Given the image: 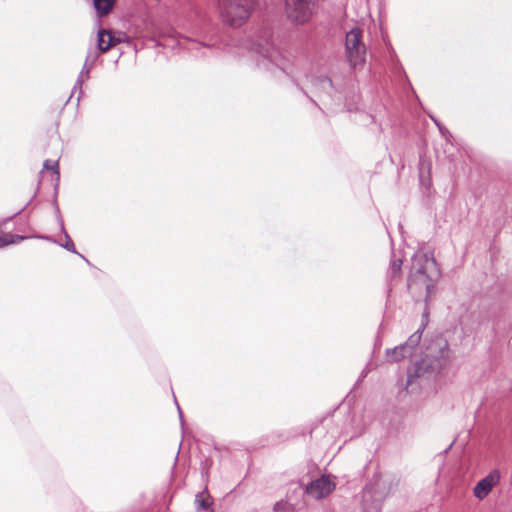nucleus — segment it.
<instances>
[{
	"instance_id": "20e7f679",
	"label": "nucleus",
	"mask_w": 512,
	"mask_h": 512,
	"mask_svg": "<svg viewBox=\"0 0 512 512\" xmlns=\"http://www.w3.org/2000/svg\"><path fill=\"white\" fill-rule=\"evenodd\" d=\"M393 481L376 479L367 485L362 492V506L364 512H380L383 501L392 491Z\"/></svg>"
},
{
	"instance_id": "6ab92c4d",
	"label": "nucleus",
	"mask_w": 512,
	"mask_h": 512,
	"mask_svg": "<svg viewBox=\"0 0 512 512\" xmlns=\"http://www.w3.org/2000/svg\"><path fill=\"white\" fill-rule=\"evenodd\" d=\"M43 168L46 170H51L56 174L57 180L60 178V172L58 167V161L52 162L51 160H45L43 163Z\"/></svg>"
},
{
	"instance_id": "5701e85b",
	"label": "nucleus",
	"mask_w": 512,
	"mask_h": 512,
	"mask_svg": "<svg viewBox=\"0 0 512 512\" xmlns=\"http://www.w3.org/2000/svg\"><path fill=\"white\" fill-rule=\"evenodd\" d=\"M196 501L199 503V506L203 509H208L210 507V504L206 501V500H198L196 499Z\"/></svg>"
},
{
	"instance_id": "f8f14e48",
	"label": "nucleus",
	"mask_w": 512,
	"mask_h": 512,
	"mask_svg": "<svg viewBox=\"0 0 512 512\" xmlns=\"http://www.w3.org/2000/svg\"><path fill=\"white\" fill-rule=\"evenodd\" d=\"M120 40L116 39L111 33L106 29H101L98 31L97 35V48L101 52H107L111 47L119 43Z\"/></svg>"
},
{
	"instance_id": "39448f33",
	"label": "nucleus",
	"mask_w": 512,
	"mask_h": 512,
	"mask_svg": "<svg viewBox=\"0 0 512 512\" xmlns=\"http://www.w3.org/2000/svg\"><path fill=\"white\" fill-rule=\"evenodd\" d=\"M256 0H219L223 20L231 26L239 27L248 19Z\"/></svg>"
},
{
	"instance_id": "a878e982",
	"label": "nucleus",
	"mask_w": 512,
	"mask_h": 512,
	"mask_svg": "<svg viewBox=\"0 0 512 512\" xmlns=\"http://www.w3.org/2000/svg\"><path fill=\"white\" fill-rule=\"evenodd\" d=\"M43 239H46V240H51L50 237L46 236V237H42Z\"/></svg>"
},
{
	"instance_id": "f257e3e1",
	"label": "nucleus",
	"mask_w": 512,
	"mask_h": 512,
	"mask_svg": "<svg viewBox=\"0 0 512 512\" xmlns=\"http://www.w3.org/2000/svg\"><path fill=\"white\" fill-rule=\"evenodd\" d=\"M427 350L425 357L408 369L407 386H411L417 379L429 380L436 377L452 360L449 344L442 337H437Z\"/></svg>"
},
{
	"instance_id": "9d476101",
	"label": "nucleus",
	"mask_w": 512,
	"mask_h": 512,
	"mask_svg": "<svg viewBox=\"0 0 512 512\" xmlns=\"http://www.w3.org/2000/svg\"><path fill=\"white\" fill-rule=\"evenodd\" d=\"M500 478L499 470H492L488 475L477 482L473 489L474 496L479 500H483L488 496L493 487L499 483Z\"/></svg>"
},
{
	"instance_id": "9b49d317",
	"label": "nucleus",
	"mask_w": 512,
	"mask_h": 512,
	"mask_svg": "<svg viewBox=\"0 0 512 512\" xmlns=\"http://www.w3.org/2000/svg\"><path fill=\"white\" fill-rule=\"evenodd\" d=\"M97 57H98L97 53H94L93 55L92 54H88V56L86 57V60H85L84 65L82 67V70H81L80 74L77 77L76 83H75V85L73 87V91H72V94H71V96H72L77 90L79 91V95L77 97V101L80 100V97H81V94H82L83 83L85 82V80H87L89 78V74H90V71H91V69L93 67V63L97 59Z\"/></svg>"
},
{
	"instance_id": "a211bd4d",
	"label": "nucleus",
	"mask_w": 512,
	"mask_h": 512,
	"mask_svg": "<svg viewBox=\"0 0 512 512\" xmlns=\"http://www.w3.org/2000/svg\"><path fill=\"white\" fill-rule=\"evenodd\" d=\"M293 511H294V505L284 499L277 501L273 506V512H293Z\"/></svg>"
},
{
	"instance_id": "6e6552de",
	"label": "nucleus",
	"mask_w": 512,
	"mask_h": 512,
	"mask_svg": "<svg viewBox=\"0 0 512 512\" xmlns=\"http://www.w3.org/2000/svg\"><path fill=\"white\" fill-rule=\"evenodd\" d=\"M291 487L294 493L308 494L315 499H321L335 489V483L328 476H321L311 481L305 488L300 483H292Z\"/></svg>"
},
{
	"instance_id": "2eb2a0df",
	"label": "nucleus",
	"mask_w": 512,
	"mask_h": 512,
	"mask_svg": "<svg viewBox=\"0 0 512 512\" xmlns=\"http://www.w3.org/2000/svg\"><path fill=\"white\" fill-rule=\"evenodd\" d=\"M116 0H94V8L99 17L107 16L113 9Z\"/></svg>"
},
{
	"instance_id": "7ed1b4c3",
	"label": "nucleus",
	"mask_w": 512,
	"mask_h": 512,
	"mask_svg": "<svg viewBox=\"0 0 512 512\" xmlns=\"http://www.w3.org/2000/svg\"><path fill=\"white\" fill-rule=\"evenodd\" d=\"M441 272L432 253H417L412 259L411 277L414 281H420L425 285L427 294L434 287V283L440 278Z\"/></svg>"
},
{
	"instance_id": "4468645a",
	"label": "nucleus",
	"mask_w": 512,
	"mask_h": 512,
	"mask_svg": "<svg viewBox=\"0 0 512 512\" xmlns=\"http://www.w3.org/2000/svg\"><path fill=\"white\" fill-rule=\"evenodd\" d=\"M411 355L412 354L410 353L409 350H407L405 348L403 343L394 347L393 349L386 350V356L389 359V361H391V362L401 361L402 359H404L408 356H411Z\"/></svg>"
},
{
	"instance_id": "4be33fe9",
	"label": "nucleus",
	"mask_w": 512,
	"mask_h": 512,
	"mask_svg": "<svg viewBox=\"0 0 512 512\" xmlns=\"http://www.w3.org/2000/svg\"><path fill=\"white\" fill-rule=\"evenodd\" d=\"M211 465V460L209 459H206L205 462L203 463V467H202V474L204 475H207L208 474V468L209 466Z\"/></svg>"
},
{
	"instance_id": "1a4fd4ad",
	"label": "nucleus",
	"mask_w": 512,
	"mask_h": 512,
	"mask_svg": "<svg viewBox=\"0 0 512 512\" xmlns=\"http://www.w3.org/2000/svg\"><path fill=\"white\" fill-rule=\"evenodd\" d=\"M314 0H285L287 18L295 24L306 23L312 14Z\"/></svg>"
},
{
	"instance_id": "423d86ee",
	"label": "nucleus",
	"mask_w": 512,
	"mask_h": 512,
	"mask_svg": "<svg viewBox=\"0 0 512 512\" xmlns=\"http://www.w3.org/2000/svg\"><path fill=\"white\" fill-rule=\"evenodd\" d=\"M311 84L314 91L323 101L327 99L338 106L342 104L344 98V88L342 84L335 82L326 75L313 76Z\"/></svg>"
},
{
	"instance_id": "0eeeda50",
	"label": "nucleus",
	"mask_w": 512,
	"mask_h": 512,
	"mask_svg": "<svg viewBox=\"0 0 512 512\" xmlns=\"http://www.w3.org/2000/svg\"><path fill=\"white\" fill-rule=\"evenodd\" d=\"M363 32L360 28H352L346 33L345 51L351 68L355 69L365 61L366 48L362 42Z\"/></svg>"
},
{
	"instance_id": "aec40b11",
	"label": "nucleus",
	"mask_w": 512,
	"mask_h": 512,
	"mask_svg": "<svg viewBox=\"0 0 512 512\" xmlns=\"http://www.w3.org/2000/svg\"><path fill=\"white\" fill-rule=\"evenodd\" d=\"M10 244H16V240H14V234L7 233L0 237V248Z\"/></svg>"
},
{
	"instance_id": "ddd939ff",
	"label": "nucleus",
	"mask_w": 512,
	"mask_h": 512,
	"mask_svg": "<svg viewBox=\"0 0 512 512\" xmlns=\"http://www.w3.org/2000/svg\"><path fill=\"white\" fill-rule=\"evenodd\" d=\"M56 214H57V219H58V223L60 225V228L62 230V232L64 233V236L66 238V241L65 243H62L60 244L64 249H66L67 251L71 252V253H74V254H77L79 257H81L88 265H91L90 261L82 254H80L76 248H75V245H74V242L71 240L70 236L68 235V233L66 232L65 228H64V222H63V219L60 215V211H59V208L58 206H56Z\"/></svg>"
},
{
	"instance_id": "dca6fc26",
	"label": "nucleus",
	"mask_w": 512,
	"mask_h": 512,
	"mask_svg": "<svg viewBox=\"0 0 512 512\" xmlns=\"http://www.w3.org/2000/svg\"><path fill=\"white\" fill-rule=\"evenodd\" d=\"M426 324L422 323L419 329L415 331L406 342L403 343L405 348L410 351L412 354L415 348L419 345L423 330L425 329Z\"/></svg>"
},
{
	"instance_id": "f03ea898",
	"label": "nucleus",
	"mask_w": 512,
	"mask_h": 512,
	"mask_svg": "<svg viewBox=\"0 0 512 512\" xmlns=\"http://www.w3.org/2000/svg\"><path fill=\"white\" fill-rule=\"evenodd\" d=\"M247 48L253 54L256 66L260 70L268 71L276 77L289 75L288 61L268 40L264 42L251 40Z\"/></svg>"
},
{
	"instance_id": "412c9836",
	"label": "nucleus",
	"mask_w": 512,
	"mask_h": 512,
	"mask_svg": "<svg viewBox=\"0 0 512 512\" xmlns=\"http://www.w3.org/2000/svg\"><path fill=\"white\" fill-rule=\"evenodd\" d=\"M431 119L433 120V122L436 124V126L439 128V131L440 133L443 135V136H446V134L449 133V131L444 127L442 126L434 117L431 116Z\"/></svg>"
},
{
	"instance_id": "bb28decb",
	"label": "nucleus",
	"mask_w": 512,
	"mask_h": 512,
	"mask_svg": "<svg viewBox=\"0 0 512 512\" xmlns=\"http://www.w3.org/2000/svg\"><path fill=\"white\" fill-rule=\"evenodd\" d=\"M311 101L313 102V104H315L316 106H318V105H317V103H316V101H314L313 99H311Z\"/></svg>"
},
{
	"instance_id": "393cba45",
	"label": "nucleus",
	"mask_w": 512,
	"mask_h": 512,
	"mask_svg": "<svg viewBox=\"0 0 512 512\" xmlns=\"http://www.w3.org/2000/svg\"><path fill=\"white\" fill-rule=\"evenodd\" d=\"M177 409H178V413H179L180 421H181V423L183 424V415H182V411H181V409H180L179 405H177Z\"/></svg>"
},
{
	"instance_id": "b1692460",
	"label": "nucleus",
	"mask_w": 512,
	"mask_h": 512,
	"mask_svg": "<svg viewBox=\"0 0 512 512\" xmlns=\"http://www.w3.org/2000/svg\"><path fill=\"white\" fill-rule=\"evenodd\" d=\"M26 237L20 236V235H14V240H16V243L24 240Z\"/></svg>"
},
{
	"instance_id": "f3484780",
	"label": "nucleus",
	"mask_w": 512,
	"mask_h": 512,
	"mask_svg": "<svg viewBox=\"0 0 512 512\" xmlns=\"http://www.w3.org/2000/svg\"><path fill=\"white\" fill-rule=\"evenodd\" d=\"M402 263H403V261L401 258H397V257H395V255L392 256V258L390 260L388 272H387V274L390 278L394 279L396 277H399V275L401 273Z\"/></svg>"
}]
</instances>
